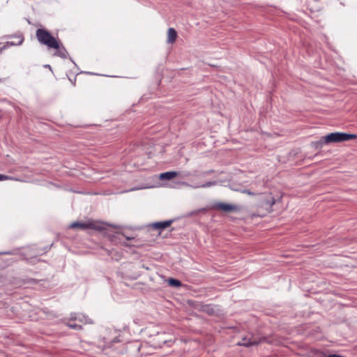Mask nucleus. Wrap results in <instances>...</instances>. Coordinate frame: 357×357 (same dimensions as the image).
Returning a JSON list of instances; mask_svg holds the SVG:
<instances>
[{"mask_svg": "<svg viewBox=\"0 0 357 357\" xmlns=\"http://www.w3.org/2000/svg\"><path fill=\"white\" fill-rule=\"evenodd\" d=\"M36 35L40 43L47 46L49 48L59 49V43L47 30L38 29L36 31Z\"/></svg>", "mask_w": 357, "mask_h": 357, "instance_id": "1", "label": "nucleus"}, {"mask_svg": "<svg viewBox=\"0 0 357 357\" xmlns=\"http://www.w3.org/2000/svg\"><path fill=\"white\" fill-rule=\"evenodd\" d=\"M356 138V135L344 132H332L324 136L326 144L349 141Z\"/></svg>", "mask_w": 357, "mask_h": 357, "instance_id": "2", "label": "nucleus"}, {"mask_svg": "<svg viewBox=\"0 0 357 357\" xmlns=\"http://www.w3.org/2000/svg\"><path fill=\"white\" fill-rule=\"evenodd\" d=\"M91 323L90 319L82 314H71L70 317L67 323V325L75 330H80L82 328V324Z\"/></svg>", "mask_w": 357, "mask_h": 357, "instance_id": "3", "label": "nucleus"}, {"mask_svg": "<svg viewBox=\"0 0 357 357\" xmlns=\"http://www.w3.org/2000/svg\"><path fill=\"white\" fill-rule=\"evenodd\" d=\"M261 342V339L255 337L252 334H248L245 337H243L241 342L238 343V345L245 347H250L256 345Z\"/></svg>", "mask_w": 357, "mask_h": 357, "instance_id": "4", "label": "nucleus"}, {"mask_svg": "<svg viewBox=\"0 0 357 357\" xmlns=\"http://www.w3.org/2000/svg\"><path fill=\"white\" fill-rule=\"evenodd\" d=\"M213 208L215 209L222 211L224 212H231V211H240V207L236 205L222 203V202L215 203L213 205Z\"/></svg>", "mask_w": 357, "mask_h": 357, "instance_id": "5", "label": "nucleus"}, {"mask_svg": "<svg viewBox=\"0 0 357 357\" xmlns=\"http://www.w3.org/2000/svg\"><path fill=\"white\" fill-rule=\"evenodd\" d=\"M70 228H79L81 229H86L89 228L91 229H100V227L97 225V224L94 222L90 221L87 222H73L70 225Z\"/></svg>", "mask_w": 357, "mask_h": 357, "instance_id": "6", "label": "nucleus"}, {"mask_svg": "<svg viewBox=\"0 0 357 357\" xmlns=\"http://www.w3.org/2000/svg\"><path fill=\"white\" fill-rule=\"evenodd\" d=\"M181 184L184 186L190 187L192 188H210L211 186L215 185L217 184V182L215 181H208L204 184H201V183L189 184L186 182H182Z\"/></svg>", "mask_w": 357, "mask_h": 357, "instance_id": "7", "label": "nucleus"}, {"mask_svg": "<svg viewBox=\"0 0 357 357\" xmlns=\"http://www.w3.org/2000/svg\"><path fill=\"white\" fill-rule=\"evenodd\" d=\"M172 223V220H166L163 222H158L152 224V227L156 229H164L169 227Z\"/></svg>", "mask_w": 357, "mask_h": 357, "instance_id": "8", "label": "nucleus"}, {"mask_svg": "<svg viewBox=\"0 0 357 357\" xmlns=\"http://www.w3.org/2000/svg\"><path fill=\"white\" fill-rule=\"evenodd\" d=\"M176 38H177V33L175 31V29L173 28L168 29L167 43H173L175 42Z\"/></svg>", "mask_w": 357, "mask_h": 357, "instance_id": "9", "label": "nucleus"}, {"mask_svg": "<svg viewBox=\"0 0 357 357\" xmlns=\"http://www.w3.org/2000/svg\"><path fill=\"white\" fill-rule=\"evenodd\" d=\"M178 175V172H167L165 173H162L160 175V178L161 180H170Z\"/></svg>", "mask_w": 357, "mask_h": 357, "instance_id": "10", "label": "nucleus"}, {"mask_svg": "<svg viewBox=\"0 0 357 357\" xmlns=\"http://www.w3.org/2000/svg\"><path fill=\"white\" fill-rule=\"evenodd\" d=\"M324 144V137H323L320 140L312 142L311 146L315 149H321Z\"/></svg>", "mask_w": 357, "mask_h": 357, "instance_id": "11", "label": "nucleus"}, {"mask_svg": "<svg viewBox=\"0 0 357 357\" xmlns=\"http://www.w3.org/2000/svg\"><path fill=\"white\" fill-rule=\"evenodd\" d=\"M168 284L172 287H180L181 285V282L179 280L173 278L169 279Z\"/></svg>", "mask_w": 357, "mask_h": 357, "instance_id": "12", "label": "nucleus"}, {"mask_svg": "<svg viewBox=\"0 0 357 357\" xmlns=\"http://www.w3.org/2000/svg\"><path fill=\"white\" fill-rule=\"evenodd\" d=\"M56 52L54 53V55L59 56H61L63 58L66 57V52L65 50L61 48L60 47H59V49H56Z\"/></svg>", "mask_w": 357, "mask_h": 357, "instance_id": "13", "label": "nucleus"}, {"mask_svg": "<svg viewBox=\"0 0 357 357\" xmlns=\"http://www.w3.org/2000/svg\"><path fill=\"white\" fill-rule=\"evenodd\" d=\"M11 179H13V178L10 177L8 176L0 174V181H6V180H11Z\"/></svg>", "mask_w": 357, "mask_h": 357, "instance_id": "14", "label": "nucleus"}, {"mask_svg": "<svg viewBox=\"0 0 357 357\" xmlns=\"http://www.w3.org/2000/svg\"><path fill=\"white\" fill-rule=\"evenodd\" d=\"M242 192H243V193H245V194H247V195H254V193H253V192H250V190H243V191H242Z\"/></svg>", "mask_w": 357, "mask_h": 357, "instance_id": "15", "label": "nucleus"}, {"mask_svg": "<svg viewBox=\"0 0 357 357\" xmlns=\"http://www.w3.org/2000/svg\"><path fill=\"white\" fill-rule=\"evenodd\" d=\"M191 175L190 172H188L183 174V177L188 176Z\"/></svg>", "mask_w": 357, "mask_h": 357, "instance_id": "16", "label": "nucleus"}, {"mask_svg": "<svg viewBox=\"0 0 357 357\" xmlns=\"http://www.w3.org/2000/svg\"><path fill=\"white\" fill-rule=\"evenodd\" d=\"M126 238L128 239V240H130V239H132L133 238L132 237H128V236H126Z\"/></svg>", "mask_w": 357, "mask_h": 357, "instance_id": "17", "label": "nucleus"}, {"mask_svg": "<svg viewBox=\"0 0 357 357\" xmlns=\"http://www.w3.org/2000/svg\"><path fill=\"white\" fill-rule=\"evenodd\" d=\"M22 41H23V39L22 38H20V41H19V44H21L22 43Z\"/></svg>", "mask_w": 357, "mask_h": 357, "instance_id": "18", "label": "nucleus"}, {"mask_svg": "<svg viewBox=\"0 0 357 357\" xmlns=\"http://www.w3.org/2000/svg\"><path fill=\"white\" fill-rule=\"evenodd\" d=\"M274 204V201H272L271 203H270V205H273Z\"/></svg>", "mask_w": 357, "mask_h": 357, "instance_id": "19", "label": "nucleus"}, {"mask_svg": "<svg viewBox=\"0 0 357 357\" xmlns=\"http://www.w3.org/2000/svg\"><path fill=\"white\" fill-rule=\"evenodd\" d=\"M119 340H114L113 342H119Z\"/></svg>", "mask_w": 357, "mask_h": 357, "instance_id": "20", "label": "nucleus"}]
</instances>
